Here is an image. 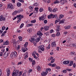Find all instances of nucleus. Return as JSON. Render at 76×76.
I'll return each mask as SVG.
<instances>
[{
    "label": "nucleus",
    "mask_w": 76,
    "mask_h": 76,
    "mask_svg": "<svg viewBox=\"0 0 76 76\" xmlns=\"http://www.w3.org/2000/svg\"><path fill=\"white\" fill-rule=\"evenodd\" d=\"M60 1H56L54 2V4H57L60 3Z\"/></svg>",
    "instance_id": "obj_35"
},
{
    "label": "nucleus",
    "mask_w": 76,
    "mask_h": 76,
    "mask_svg": "<svg viewBox=\"0 0 76 76\" xmlns=\"http://www.w3.org/2000/svg\"><path fill=\"white\" fill-rule=\"evenodd\" d=\"M56 11H57V9L55 8L53 10V12H56Z\"/></svg>",
    "instance_id": "obj_41"
},
{
    "label": "nucleus",
    "mask_w": 76,
    "mask_h": 76,
    "mask_svg": "<svg viewBox=\"0 0 76 76\" xmlns=\"http://www.w3.org/2000/svg\"><path fill=\"white\" fill-rule=\"evenodd\" d=\"M44 11V9H43V8H41L39 10V11L41 12H43Z\"/></svg>",
    "instance_id": "obj_51"
},
{
    "label": "nucleus",
    "mask_w": 76,
    "mask_h": 76,
    "mask_svg": "<svg viewBox=\"0 0 76 76\" xmlns=\"http://www.w3.org/2000/svg\"><path fill=\"white\" fill-rule=\"evenodd\" d=\"M10 71L9 69H8L7 70V76H10Z\"/></svg>",
    "instance_id": "obj_12"
},
{
    "label": "nucleus",
    "mask_w": 76,
    "mask_h": 76,
    "mask_svg": "<svg viewBox=\"0 0 76 76\" xmlns=\"http://www.w3.org/2000/svg\"><path fill=\"white\" fill-rule=\"evenodd\" d=\"M36 53V52L35 51H34L32 53V56H34V55H35V53Z\"/></svg>",
    "instance_id": "obj_52"
},
{
    "label": "nucleus",
    "mask_w": 76,
    "mask_h": 76,
    "mask_svg": "<svg viewBox=\"0 0 76 76\" xmlns=\"http://www.w3.org/2000/svg\"><path fill=\"white\" fill-rule=\"evenodd\" d=\"M56 31L57 32H59L60 31V26H57Z\"/></svg>",
    "instance_id": "obj_21"
},
{
    "label": "nucleus",
    "mask_w": 76,
    "mask_h": 76,
    "mask_svg": "<svg viewBox=\"0 0 76 76\" xmlns=\"http://www.w3.org/2000/svg\"><path fill=\"white\" fill-rule=\"evenodd\" d=\"M52 37H53L54 38V37H56V34H52Z\"/></svg>",
    "instance_id": "obj_57"
},
{
    "label": "nucleus",
    "mask_w": 76,
    "mask_h": 76,
    "mask_svg": "<svg viewBox=\"0 0 76 76\" xmlns=\"http://www.w3.org/2000/svg\"><path fill=\"white\" fill-rule=\"evenodd\" d=\"M44 29L45 31H48L49 29V27L48 26H45L44 27Z\"/></svg>",
    "instance_id": "obj_19"
},
{
    "label": "nucleus",
    "mask_w": 76,
    "mask_h": 76,
    "mask_svg": "<svg viewBox=\"0 0 76 76\" xmlns=\"http://www.w3.org/2000/svg\"><path fill=\"white\" fill-rule=\"evenodd\" d=\"M23 73V72L20 71L19 72V76H21V75H22V74Z\"/></svg>",
    "instance_id": "obj_47"
},
{
    "label": "nucleus",
    "mask_w": 76,
    "mask_h": 76,
    "mask_svg": "<svg viewBox=\"0 0 76 76\" xmlns=\"http://www.w3.org/2000/svg\"><path fill=\"white\" fill-rule=\"evenodd\" d=\"M4 53L3 52H1L0 53V55H1V56L2 57V56H3V55H4Z\"/></svg>",
    "instance_id": "obj_38"
},
{
    "label": "nucleus",
    "mask_w": 76,
    "mask_h": 76,
    "mask_svg": "<svg viewBox=\"0 0 76 76\" xmlns=\"http://www.w3.org/2000/svg\"><path fill=\"white\" fill-rule=\"evenodd\" d=\"M37 34L38 36H39V37H40V38H41V36L43 35L42 34V33H41V32L39 31L37 33Z\"/></svg>",
    "instance_id": "obj_7"
},
{
    "label": "nucleus",
    "mask_w": 76,
    "mask_h": 76,
    "mask_svg": "<svg viewBox=\"0 0 76 76\" xmlns=\"http://www.w3.org/2000/svg\"><path fill=\"white\" fill-rule=\"evenodd\" d=\"M64 15L61 14L60 15L59 18L60 19H62V18H64Z\"/></svg>",
    "instance_id": "obj_28"
},
{
    "label": "nucleus",
    "mask_w": 76,
    "mask_h": 76,
    "mask_svg": "<svg viewBox=\"0 0 76 76\" xmlns=\"http://www.w3.org/2000/svg\"><path fill=\"white\" fill-rule=\"evenodd\" d=\"M44 23H45V24H46V23H47V20H45L44 21Z\"/></svg>",
    "instance_id": "obj_50"
},
{
    "label": "nucleus",
    "mask_w": 76,
    "mask_h": 76,
    "mask_svg": "<svg viewBox=\"0 0 76 76\" xmlns=\"http://www.w3.org/2000/svg\"><path fill=\"white\" fill-rule=\"evenodd\" d=\"M57 16V14L53 15L52 16L53 18H56Z\"/></svg>",
    "instance_id": "obj_34"
},
{
    "label": "nucleus",
    "mask_w": 76,
    "mask_h": 76,
    "mask_svg": "<svg viewBox=\"0 0 76 76\" xmlns=\"http://www.w3.org/2000/svg\"><path fill=\"white\" fill-rule=\"evenodd\" d=\"M38 51L39 52H40V53H41V51H44L45 50V49H44V45L39 46L38 47Z\"/></svg>",
    "instance_id": "obj_2"
},
{
    "label": "nucleus",
    "mask_w": 76,
    "mask_h": 76,
    "mask_svg": "<svg viewBox=\"0 0 76 76\" xmlns=\"http://www.w3.org/2000/svg\"><path fill=\"white\" fill-rule=\"evenodd\" d=\"M33 26L32 24H29L27 25V27H29V26Z\"/></svg>",
    "instance_id": "obj_32"
},
{
    "label": "nucleus",
    "mask_w": 76,
    "mask_h": 76,
    "mask_svg": "<svg viewBox=\"0 0 76 76\" xmlns=\"http://www.w3.org/2000/svg\"><path fill=\"white\" fill-rule=\"evenodd\" d=\"M13 45L14 47H16V46L17 44H16V40L14 39L13 40Z\"/></svg>",
    "instance_id": "obj_14"
},
{
    "label": "nucleus",
    "mask_w": 76,
    "mask_h": 76,
    "mask_svg": "<svg viewBox=\"0 0 76 76\" xmlns=\"http://www.w3.org/2000/svg\"><path fill=\"white\" fill-rule=\"evenodd\" d=\"M18 38L20 41H22V37L20 36H19L18 37Z\"/></svg>",
    "instance_id": "obj_37"
},
{
    "label": "nucleus",
    "mask_w": 76,
    "mask_h": 76,
    "mask_svg": "<svg viewBox=\"0 0 76 76\" xmlns=\"http://www.w3.org/2000/svg\"><path fill=\"white\" fill-rule=\"evenodd\" d=\"M60 35V32H58L56 34V36L57 37H59Z\"/></svg>",
    "instance_id": "obj_40"
},
{
    "label": "nucleus",
    "mask_w": 76,
    "mask_h": 76,
    "mask_svg": "<svg viewBox=\"0 0 76 76\" xmlns=\"http://www.w3.org/2000/svg\"><path fill=\"white\" fill-rule=\"evenodd\" d=\"M34 6H38V4L37 3H35L34 4Z\"/></svg>",
    "instance_id": "obj_59"
},
{
    "label": "nucleus",
    "mask_w": 76,
    "mask_h": 76,
    "mask_svg": "<svg viewBox=\"0 0 76 76\" xmlns=\"http://www.w3.org/2000/svg\"><path fill=\"white\" fill-rule=\"evenodd\" d=\"M29 41L32 42L33 41H35V36H33L31 37V39H29Z\"/></svg>",
    "instance_id": "obj_9"
},
{
    "label": "nucleus",
    "mask_w": 76,
    "mask_h": 76,
    "mask_svg": "<svg viewBox=\"0 0 76 76\" xmlns=\"http://www.w3.org/2000/svg\"><path fill=\"white\" fill-rule=\"evenodd\" d=\"M28 45V42H26L24 44V47L26 48L27 47V46Z\"/></svg>",
    "instance_id": "obj_24"
},
{
    "label": "nucleus",
    "mask_w": 76,
    "mask_h": 76,
    "mask_svg": "<svg viewBox=\"0 0 76 76\" xmlns=\"http://www.w3.org/2000/svg\"><path fill=\"white\" fill-rule=\"evenodd\" d=\"M48 10L49 12H51L52 11V9L50 7H49L48 8Z\"/></svg>",
    "instance_id": "obj_45"
},
{
    "label": "nucleus",
    "mask_w": 76,
    "mask_h": 76,
    "mask_svg": "<svg viewBox=\"0 0 76 76\" xmlns=\"http://www.w3.org/2000/svg\"><path fill=\"white\" fill-rule=\"evenodd\" d=\"M23 18V16H22L21 15H17V18H18V20L19 19V20L17 21V23H19V22H20L21 19Z\"/></svg>",
    "instance_id": "obj_1"
},
{
    "label": "nucleus",
    "mask_w": 76,
    "mask_h": 76,
    "mask_svg": "<svg viewBox=\"0 0 76 76\" xmlns=\"http://www.w3.org/2000/svg\"><path fill=\"white\" fill-rule=\"evenodd\" d=\"M53 30H51L50 31V34H52V33H53Z\"/></svg>",
    "instance_id": "obj_62"
},
{
    "label": "nucleus",
    "mask_w": 76,
    "mask_h": 76,
    "mask_svg": "<svg viewBox=\"0 0 76 76\" xmlns=\"http://www.w3.org/2000/svg\"><path fill=\"white\" fill-rule=\"evenodd\" d=\"M70 63L69 61H65L63 62V64H69Z\"/></svg>",
    "instance_id": "obj_15"
},
{
    "label": "nucleus",
    "mask_w": 76,
    "mask_h": 76,
    "mask_svg": "<svg viewBox=\"0 0 76 76\" xmlns=\"http://www.w3.org/2000/svg\"><path fill=\"white\" fill-rule=\"evenodd\" d=\"M1 51L2 53H4V52H5V49H1Z\"/></svg>",
    "instance_id": "obj_46"
},
{
    "label": "nucleus",
    "mask_w": 76,
    "mask_h": 76,
    "mask_svg": "<svg viewBox=\"0 0 76 76\" xmlns=\"http://www.w3.org/2000/svg\"><path fill=\"white\" fill-rule=\"evenodd\" d=\"M39 19L40 21H41V20H44L45 19V16H44V15H42L41 17H39Z\"/></svg>",
    "instance_id": "obj_4"
},
{
    "label": "nucleus",
    "mask_w": 76,
    "mask_h": 76,
    "mask_svg": "<svg viewBox=\"0 0 76 76\" xmlns=\"http://www.w3.org/2000/svg\"><path fill=\"white\" fill-rule=\"evenodd\" d=\"M28 33H31L32 32V29L30 28L28 30Z\"/></svg>",
    "instance_id": "obj_36"
},
{
    "label": "nucleus",
    "mask_w": 76,
    "mask_h": 76,
    "mask_svg": "<svg viewBox=\"0 0 76 76\" xmlns=\"http://www.w3.org/2000/svg\"><path fill=\"white\" fill-rule=\"evenodd\" d=\"M51 44L52 47H56V42H53Z\"/></svg>",
    "instance_id": "obj_13"
},
{
    "label": "nucleus",
    "mask_w": 76,
    "mask_h": 76,
    "mask_svg": "<svg viewBox=\"0 0 76 76\" xmlns=\"http://www.w3.org/2000/svg\"><path fill=\"white\" fill-rule=\"evenodd\" d=\"M44 34L45 35H46V36H47V35H49V31H48L47 32H46V33H45Z\"/></svg>",
    "instance_id": "obj_27"
},
{
    "label": "nucleus",
    "mask_w": 76,
    "mask_h": 76,
    "mask_svg": "<svg viewBox=\"0 0 76 76\" xmlns=\"http://www.w3.org/2000/svg\"><path fill=\"white\" fill-rule=\"evenodd\" d=\"M60 3H61V5H63L65 3H66L67 2L66 0H61Z\"/></svg>",
    "instance_id": "obj_8"
},
{
    "label": "nucleus",
    "mask_w": 76,
    "mask_h": 76,
    "mask_svg": "<svg viewBox=\"0 0 76 76\" xmlns=\"http://www.w3.org/2000/svg\"><path fill=\"white\" fill-rule=\"evenodd\" d=\"M9 53L7 52H6L4 53V58H7V57L8 56H9Z\"/></svg>",
    "instance_id": "obj_6"
},
{
    "label": "nucleus",
    "mask_w": 76,
    "mask_h": 76,
    "mask_svg": "<svg viewBox=\"0 0 76 76\" xmlns=\"http://www.w3.org/2000/svg\"><path fill=\"white\" fill-rule=\"evenodd\" d=\"M46 72H50V71H51V69L50 68H48L46 69Z\"/></svg>",
    "instance_id": "obj_33"
},
{
    "label": "nucleus",
    "mask_w": 76,
    "mask_h": 76,
    "mask_svg": "<svg viewBox=\"0 0 76 76\" xmlns=\"http://www.w3.org/2000/svg\"><path fill=\"white\" fill-rule=\"evenodd\" d=\"M12 54L15 57H16L18 56V53H17V52L15 51H14L12 53Z\"/></svg>",
    "instance_id": "obj_10"
},
{
    "label": "nucleus",
    "mask_w": 76,
    "mask_h": 76,
    "mask_svg": "<svg viewBox=\"0 0 76 76\" xmlns=\"http://www.w3.org/2000/svg\"><path fill=\"white\" fill-rule=\"evenodd\" d=\"M23 26V24L22 23L20 26V28H22Z\"/></svg>",
    "instance_id": "obj_56"
},
{
    "label": "nucleus",
    "mask_w": 76,
    "mask_h": 76,
    "mask_svg": "<svg viewBox=\"0 0 76 76\" xmlns=\"http://www.w3.org/2000/svg\"><path fill=\"white\" fill-rule=\"evenodd\" d=\"M37 70L39 72L41 70V67H40L39 66H37Z\"/></svg>",
    "instance_id": "obj_26"
},
{
    "label": "nucleus",
    "mask_w": 76,
    "mask_h": 76,
    "mask_svg": "<svg viewBox=\"0 0 76 76\" xmlns=\"http://www.w3.org/2000/svg\"><path fill=\"white\" fill-rule=\"evenodd\" d=\"M63 72L64 73H66L67 72V71H66V70H64L63 71Z\"/></svg>",
    "instance_id": "obj_61"
},
{
    "label": "nucleus",
    "mask_w": 76,
    "mask_h": 76,
    "mask_svg": "<svg viewBox=\"0 0 76 76\" xmlns=\"http://www.w3.org/2000/svg\"><path fill=\"white\" fill-rule=\"evenodd\" d=\"M55 66H56V64H52V67H55Z\"/></svg>",
    "instance_id": "obj_63"
},
{
    "label": "nucleus",
    "mask_w": 76,
    "mask_h": 76,
    "mask_svg": "<svg viewBox=\"0 0 76 76\" xmlns=\"http://www.w3.org/2000/svg\"><path fill=\"white\" fill-rule=\"evenodd\" d=\"M28 59L30 62H32L33 61V59L31 58H29Z\"/></svg>",
    "instance_id": "obj_43"
},
{
    "label": "nucleus",
    "mask_w": 76,
    "mask_h": 76,
    "mask_svg": "<svg viewBox=\"0 0 76 76\" xmlns=\"http://www.w3.org/2000/svg\"><path fill=\"white\" fill-rule=\"evenodd\" d=\"M65 21V20H64V19H63L62 20H61L60 22L59 23H64V21Z\"/></svg>",
    "instance_id": "obj_25"
},
{
    "label": "nucleus",
    "mask_w": 76,
    "mask_h": 76,
    "mask_svg": "<svg viewBox=\"0 0 76 76\" xmlns=\"http://www.w3.org/2000/svg\"><path fill=\"white\" fill-rule=\"evenodd\" d=\"M18 1L20 2H21V3H23L24 2L23 0H18Z\"/></svg>",
    "instance_id": "obj_60"
},
{
    "label": "nucleus",
    "mask_w": 76,
    "mask_h": 76,
    "mask_svg": "<svg viewBox=\"0 0 76 76\" xmlns=\"http://www.w3.org/2000/svg\"><path fill=\"white\" fill-rule=\"evenodd\" d=\"M53 58V57H51L50 58H49V60L50 61V60H51Z\"/></svg>",
    "instance_id": "obj_58"
},
{
    "label": "nucleus",
    "mask_w": 76,
    "mask_h": 76,
    "mask_svg": "<svg viewBox=\"0 0 76 76\" xmlns=\"http://www.w3.org/2000/svg\"><path fill=\"white\" fill-rule=\"evenodd\" d=\"M22 62L21 61L20 62H18V65H20V64H22Z\"/></svg>",
    "instance_id": "obj_55"
},
{
    "label": "nucleus",
    "mask_w": 76,
    "mask_h": 76,
    "mask_svg": "<svg viewBox=\"0 0 76 76\" xmlns=\"http://www.w3.org/2000/svg\"><path fill=\"white\" fill-rule=\"evenodd\" d=\"M47 73H48V72L46 71L45 72H43L41 73V75L42 76H45V75H47Z\"/></svg>",
    "instance_id": "obj_11"
},
{
    "label": "nucleus",
    "mask_w": 76,
    "mask_h": 76,
    "mask_svg": "<svg viewBox=\"0 0 76 76\" xmlns=\"http://www.w3.org/2000/svg\"><path fill=\"white\" fill-rule=\"evenodd\" d=\"M35 61L34 60L32 62V65H35Z\"/></svg>",
    "instance_id": "obj_53"
},
{
    "label": "nucleus",
    "mask_w": 76,
    "mask_h": 76,
    "mask_svg": "<svg viewBox=\"0 0 76 76\" xmlns=\"http://www.w3.org/2000/svg\"><path fill=\"white\" fill-rule=\"evenodd\" d=\"M28 50V48H25L23 50V52L25 53Z\"/></svg>",
    "instance_id": "obj_29"
},
{
    "label": "nucleus",
    "mask_w": 76,
    "mask_h": 76,
    "mask_svg": "<svg viewBox=\"0 0 76 76\" xmlns=\"http://www.w3.org/2000/svg\"><path fill=\"white\" fill-rule=\"evenodd\" d=\"M31 72H32V69H30L28 71V73H31Z\"/></svg>",
    "instance_id": "obj_64"
},
{
    "label": "nucleus",
    "mask_w": 76,
    "mask_h": 76,
    "mask_svg": "<svg viewBox=\"0 0 76 76\" xmlns=\"http://www.w3.org/2000/svg\"><path fill=\"white\" fill-rule=\"evenodd\" d=\"M70 45H72V46H73V47H74V48H76V44H70Z\"/></svg>",
    "instance_id": "obj_31"
},
{
    "label": "nucleus",
    "mask_w": 76,
    "mask_h": 76,
    "mask_svg": "<svg viewBox=\"0 0 76 76\" xmlns=\"http://www.w3.org/2000/svg\"><path fill=\"white\" fill-rule=\"evenodd\" d=\"M31 23H35V22H36V20H31Z\"/></svg>",
    "instance_id": "obj_42"
},
{
    "label": "nucleus",
    "mask_w": 76,
    "mask_h": 76,
    "mask_svg": "<svg viewBox=\"0 0 76 76\" xmlns=\"http://www.w3.org/2000/svg\"><path fill=\"white\" fill-rule=\"evenodd\" d=\"M6 29V27L4 26H3L2 28V31H4V30H5V29Z\"/></svg>",
    "instance_id": "obj_48"
},
{
    "label": "nucleus",
    "mask_w": 76,
    "mask_h": 76,
    "mask_svg": "<svg viewBox=\"0 0 76 76\" xmlns=\"http://www.w3.org/2000/svg\"><path fill=\"white\" fill-rule=\"evenodd\" d=\"M17 5L18 7H20V6H21V3L20 2H18L17 3Z\"/></svg>",
    "instance_id": "obj_30"
},
{
    "label": "nucleus",
    "mask_w": 76,
    "mask_h": 76,
    "mask_svg": "<svg viewBox=\"0 0 76 76\" xmlns=\"http://www.w3.org/2000/svg\"><path fill=\"white\" fill-rule=\"evenodd\" d=\"M34 58H36V59H37V60H38L39 59V58L37 57L36 56V55H34Z\"/></svg>",
    "instance_id": "obj_39"
},
{
    "label": "nucleus",
    "mask_w": 76,
    "mask_h": 76,
    "mask_svg": "<svg viewBox=\"0 0 76 76\" xmlns=\"http://www.w3.org/2000/svg\"><path fill=\"white\" fill-rule=\"evenodd\" d=\"M8 9H13V7L12 4H9L7 5Z\"/></svg>",
    "instance_id": "obj_5"
},
{
    "label": "nucleus",
    "mask_w": 76,
    "mask_h": 76,
    "mask_svg": "<svg viewBox=\"0 0 76 76\" xmlns=\"http://www.w3.org/2000/svg\"><path fill=\"white\" fill-rule=\"evenodd\" d=\"M72 64H73V62L72 61H71L69 65V66H71Z\"/></svg>",
    "instance_id": "obj_54"
},
{
    "label": "nucleus",
    "mask_w": 76,
    "mask_h": 76,
    "mask_svg": "<svg viewBox=\"0 0 76 76\" xmlns=\"http://www.w3.org/2000/svg\"><path fill=\"white\" fill-rule=\"evenodd\" d=\"M55 61V59H53L51 61V63H53Z\"/></svg>",
    "instance_id": "obj_49"
},
{
    "label": "nucleus",
    "mask_w": 76,
    "mask_h": 76,
    "mask_svg": "<svg viewBox=\"0 0 76 76\" xmlns=\"http://www.w3.org/2000/svg\"><path fill=\"white\" fill-rule=\"evenodd\" d=\"M53 14H51L50 15H48V18L50 19H51V18H52L53 17Z\"/></svg>",
    "instance_id": "obj_20"
},
{
    "label": "nucleus",
    "mask_w": 76,
    "mask_h": 76,
    "mask_svg": "<svg viewBox=\"0 0 76 76\" xmlns=\"http://www.w3.org/2000/svg\"><path fill=\"white\" fill-rule=\"evenodd\" d=\"M19 73V70H14V72L12 74V76H17Z\"/></svg>",
    "instance_id": "obj_3"
},
{
    "label": "nucleus",
    "mask_w": 76,
    "mask_h": 76,
    "mask_svg": "<svg viewBox=\"0 0 76 76\" xmlns=\"http://www.w3.org/2000/svg\"><path fill=\"white\" fill-rule=\"evenodd\" d=\"M6 20V19L4 18H3V15H1L0 17V21L4 20Z\"/></svg>",
    "instance_id": "obj_16"
},
{
    "label": "nucleus",
    "mask_w": 76,
    "mask_h": 76,
    "mask_svg": "<svg viewBox=\"0 0 76 76\" xmlns=\"http://www.w3.org/2000/svg\"><path fill=\"white\" fill-rule=\"evenodd\" d=\"M41 38H40L39 37H38L37 38V39L36 40V41L37 42H38L39 41V40H40V39H41Z\"/></svg>",
    "instance_id": "obj_23"
},
{
    "label": "nucleus",
    "mask_w": 76,
    "mask_h": 76,
    "mask_svg": "<svg viewBox=\"0 0 76 76\" xmlns=\"http://www.w3.org/2000/svg\"><path fill=\"white\" fill-rule=\"evenodd\" d=\"M9 41H6L5 42H4L3 43V45H9Z\"/></svg>",
    "instance_id": "obj_17"
},
{
    "label": "nucleus",
    "mask_w": 76,
    "mask_h": 76,
    "mask_svg": "<svg viewBox=\"0 0 76 76\" xmlns=\"http://www.w3.org/2000/svg\"><path fill=\"white\" fill-rule=\"evenodd\" d=\"M18 13V11H15L14 12L12 13V15H16Z\"/></svg>",
    "instance_id": "obj_22"
},
{
    "label": "nucleus",
    "mask_w": 76,
    "mask_h": 76,
    "mask_svg": "<svg viewBox=\"0 0 76 76\" xmlns=\"http://www.w3.org/2000/svg\"><path fill=\"white\" fill-rule=\"evenodd\" d=\"M29 8L30 10H32L34 8V7L30 6L29 7Z\"/></svg>",
    "instance_id": "obj_44"
},
{
    "label": "nucleus",
    "mask_w": 76,
    "mask_h": 76,
    "mask_svg": "<svg viewBox=\"0 0 76 76\" xmlns=\"http://www.w3.org/2000/svg\"><path fill=\"white\" fill-rule=\"evenodd\" d=\"M71 27L69 25L68 26H65L64 27V28L65 29H69Z\"/></svg>",
    "instance_id": "obj_18"
}]
</instances>
